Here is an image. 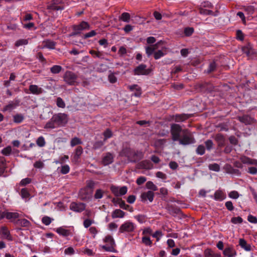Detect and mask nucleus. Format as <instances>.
I'll return each instance as SVG.
<instances>
[{"label":"nucleus","mask_w":257,"mask_h":257,"mask_svg":"<svg viewBox=\"0 0 257 257\" xmlns=\"http://www.w3.org/2000/svg\"><path fill=\"white\" fill-rule=\"evenodd\" d=\"M170 133L172 140L174 142H179L181 145L195 143L193 134L188 129H182L178 124H171Z\"/></svg>","instance_id":"obj_1"},{"label":"nucleus","mask_w":257,"mask_h":257,"mask_svg":"<svg viewBox=\"0 0 257 257\" xmlns=\"http://www.w3.org/2000/svg\"><path fill=\"white\" fill-rule=\"evenodd\" d=\"M68 116L65 113L54 114L50 120L45 124V128H54L65 126L68 121Z\"/></svg>","instance_id":"obj_2"},{"label":"nucleus","mask_w":257,"mask_h":257,"mask_svg":"<svg viewBox=\"0 0 257 257\" xmlns=\"http://www.w3.org/2000/svg\"><path fill=\"white\" fill-rule=\"evenodd\" d=\"M122 156L126 157L130 162H135L140 160L143 158L144 154L142 152H134L130 148L125 147L120 153Z\"/></svg>","instance_id":"obj_3"},{"label":"nucleus","mask_w":257,"mask_h":257,"mask_svg":"<svg viewBox=\"0 0 257 257\" xmlns=\"http://www.w3.org/2000/svg\"><path fill=\"white\" fill-rule=\"evenodd\" d=\"M241 163L238 161L234 162V166L238 168H242L243 167L242 163L247 165H252L257 166V160L254 159H251L245 156H241L239 158Z\"/></svg>","instance_id":"obj_4"},{"label":"nucleus","mask_w":257,"mask_h":257,"mask_svg":"<svg viewBox=\"0 0 257 257\" xmlns=\"http://www.w3.org/2000/svg\"><path fill=\"white\" fill-rule=\"evenodd\" d=\"M136 228V224L133 222L127 220L123 223L119 227L118 232L120 233H132Z\"/></svg>","instance_id":"obj_5"},{"label":"nucleus","mask_w":257,"mask_h":257,"mask_svg":"<svg viewBox=\"0 0 257 257\" xmlns=\"http://www.w3.org/2000/svg\"><path fill=\"white\" fill-rule=\"evenodd\" d=\"M77 78V75L70 71H66L63 75L64 81L69 85H75Z\"/></svg>","instance_id":"obj_6"},{"label":"nucleus","mask_w":257,"mask_h":257,"mask_svg":"<svg viewBox=\"0 0 257 257\" xmlns=\"http://www.w3.org/2000/svg\"><path fill=\"white\" fill-rule=\"evenodd\" d=\"M72 28L73 31L71 35L76 36L80 34L82 31L89 30L90 29V25L87 22L82 21L79 25H73Z\"/></svg>","instance_id":"obj_7"},{"label":"nucleus","mask_w":257,"mask_h":257,"mask_svg":"<svg viewBox=\"0 0 257 257\" xmlns=\"http://www.w3.org/2000/svg\"><path fill=\"white\" fill-rule=\"evenodd\" d=\"M105 245H102V248L107 251H112L115 245L114 240L110 235H106L103 239Z\"/></svg>","instance_id":"obj_8"},{"label":"nucleus","mask_w":257,"mask_h":257,"mask_svg":"<svg viewBox=\"0 0 257 257\" xmlns=\"http://www.w3.org/2000/svg\"><path fill=\"white\" fill-rule=\"evenodd\" d=\"M47 9L50 11H62L64 9V6L62 0H52L47 5Z\"/></svg>","instance_id":"obj_9"},{"label":"nucleus","mask_w":257,"mask_h":257,"mask_svg":"<svg viewBox=\"0 0 257 257\" xmlns=\"http://www.w3.org/2000/svg\"><path fill=\"white\" fill-rule=\"evenodd\" d=\"M110 191L115 196H122L127 193V188L126 186L119 188L117 186L112 185L110 187Z\"/></svg>","instance_id":"obj_10"},{"label":"nucleus","mask_w":257,"mask_h":257,"mask_svg":"<svg viewBox=\"0 0 257 257\" xmlns=\"http://www.w3.org/2000/svg\"><path fill=\"white\" fill-rule=\"evenodd\" d=\"M146 68L147 66L145 64H142L140 65L134 69V74L137 75H148L150 73L151 70L149 69H146Z\"/></svg>","instance_id":"obj_11"},{"label":"nucleus","mask_w":257,"mask_h":257,"mask_svg":"<svg viewBox=\"0 0 257 257\" xmlns=\"http://www.w3.org/2000/svg\"><path fill=\"white\" fill-rule=\"evenodd\" d=\"M223 254L226 257H235L237 252L232 245H228L223 250Z\"/></svg>","instance_id":"obj_12"},{"label":"nucleus","mask_w":257,"mask_h":257,"mask_svg":"<svg viewBox=\"0 0 257 257\" xmlns=\"http://www.w3.org/2000/svg\"><path fill=\"white\" fill-rule=\"evenodd\" d=\"M85 204L83 203L72 202L70 205V209L75 212H81L85 210Z\"/></svg>","instance_id":"obj_13"},{"label":"nucleus","mask_w":257,"mask_h":257,"mask_svg":"<svg viewBox=\"0 0 257 257\" xmlns=\"http://www.w3.org/2000/svg\"><path fill=\"white\" fill-rule=\"evenodd\" d=\"M0 235L2 237L7 239L9 241L13 240V237L10 234V232L6 226H2L0 229Z\"/></svg>","instance_id":"obj_14"},{"label":"nucleus","mask_w":257,"mask_h":257,"mask_svg":"<svg viewBox=\"0 0 257 257\" xmlns=\"http://www.w3.org/2000/svg\"><path fill=\"white\" fill-rule=\"evenodd\" d=\"M137 168L140 169L150 170L153 168V165L149 160H144L137 164Z\"/></svg>","instance_id":"obj_15"},{"label":"nucleus","mask_w":257,"mask_h":257,"mask_svg":"<svg viewBox=\"0 0 257 257\" xmlns=\"http://www.w3.org/2000/svg\"><path fill=\"white\" fill-rule=\"evenodd\" d=\"M242 51L246 54L248 57L255 54V51L252 48V45L247 42L246 45L242 47Z\"/></svg>","instance_id":"obj_16"},{"label":"nucleus","mask_w":257,"mask_h":257,"mask_svg":"<svg viewBox=\"0 0 257 257\" xmlns=\"http://www.w3.org/2000/svg\"><path fill=\"white\" fill-rule=\"evenodd\" d=\"M141 197L143 201H146L148 200L150 202H152L154 200V193L153 191H148L142 193Z\"/></svg>","instance_id":"obj_17"},{"label":"nucleus","mask_w":257,"mask_h":257,"mask_svg":"<svg viewBox=\"0 0 257 257\" xmlns=\"http://www.w3.org/2000/svg\"><path fill=\"white\" fill-rule=\"evenodd\" d=\"M192 116V114H177L173 116V119L176 122H182Z\"/></svg>","instance_id":"obj_18"},{"label":"nucleus","mask_w":257,"mask_h":257,"mask_svg":"<svg viewBox=\"0 0 257 257\" xmlns=\"http://www.w3.org/2000/svg\"><path fill=\"white\" fill-rule=\"evenodd\" d=\"M238 119L245 125L251 124L254 122V119L248 115L238 116Z\"/></svg>","instance_id":"obj_19"},{"label":"nucleus","mask_w":257,"mask_h":257,"mask_svg":"<svg viewBox=\"0 0 257 257\" xmlns=\"http://www.w3.org/2000/svg\"><path fill=\"white\" fill-rule=\"evenodd\" d=\"M55 231L64 237H67L72 235V232L70 229H66L64 227H60L55 229Z\"/></svg>","instance_id":"obj_20"},{"label":"nucleus","mask_w":257,"mask_h":257,"mask_svg":"<svg viewBox=\"0 0 257 257\" xmlns=\"http://www.w3.org/2000/svg\"><path fill=\"white\" fill-rule=\"evenodd\" d=\"M20 103L19 100H15L14 101H11L9 104L6 105L3 109V111L5 112L7 111H11L17 106L19 105Z\"/></svg>","instance_id":"obj_21"},{"label":"nucleus","mask_w":257,"mask_h":257,"mask_svg":"<svg viewBox=\"0 0 257 257\" xmlns=\"http://www.w3.org/2000/svg\"><path fill=\"white\" fill-rule=\"evenodd\" d=\"M113 161V156L110 153H107L103 157L102 163L106 166L111 164Z\"/></svg>","instance_id":"obj_22"},{"label":"nucleus","mask_w":257,"mask_h":257,"mask_svg":"<svg viewBox=\"0 0 257 257\" xmlns=\"http://www.w3.org/2000/svg\"><path fill=\"white\" fill-rule=\"evenodd\" d=\"M29 90L32 94L36 95L42 94L43 92V89L37 85H30L29 86Z\"/></svg>","instance_id":"obj_23"},{"label":"nucleus","mask_w":257,"mask_h":257,"mask_svg":"<svg viewBox=\"0 0 257 257\" xmlns=\"http://www.w3.org/2000/svg\"><path fill=\"white\" fill-rule=\"evenodd\" d=\"M225 194L221 190L216 191L214 194V198L217 201H222L225 199Z\"/></svg>","instance_id":"obj_24"},{"label":"nucleus","mask_w":257,"mask_h":257,"mask_svg":"<svg viewBox=\"0 0 257 257\" xmlns=\"http://www.w3.org/2000/svg\"><path fill=\"white\" fill-rule=\"evenodd\" d=\"M239 245L240 246L244 249L245 251H250L251 250V246L250 244L247 243V242L243 238H240L239 240Z\"/></svg>","instance_id":"obj_25"},{"label":"nucleus","mask_w":257,"mask_h":257,"mask_svg":"<svg viewBox=\"0 0 257 257\" xmlns=\"http://www.w3.org/2000/svg\"><path fill=\"white\" fill-rule=\"evenodd\" d=\"M125 215V213L119 209H115L111 214L112 218H123Z\"/></svg>","instance_id":"obj_26"},{"label":"nucleus","mask_w":257,"mask_h":257,"mask_svg":"<svg viewBox=\"0 0 257 257\" xmlns=\"http://www.w3.org/2000/svg\"><path fill=\"white\" fill-rule=\"evenodd\" d=\"M19 214L17 212H6V218L11 221H13L16 219L18 218Z\"/></svg>","instance_id":"obj_27"},{"label":"nucleus","mask_w":257,"mask_h":257,"mask_svg":"<svg viewBox=\"0 0 257 257\" xmlns=\"http://www.w3.org/2000/svg\"><path fill=\"white\" fill-rule=\"evenodd\" d=\"M204 254L205 257H221L220 253H215L209 248L205 250Z\"/></svg>","instance_id":"obj_28"},{"label":"nucleus","mask_w":257,"mask_h":257,"mask_svg":"<svg viewBox=\"0 0 257 257\" xmlns=\"http://www.w3.org/2000/svg\"><path fill=\"white\" fill-rule=\"evenodd\" d=\"M118 201H119L118 204H119V207L121 208L125 209V210H128L130 212H133V211H134L133 208L132 207L130 206V205L126 204L125 203V202L123 200H122L121 199H119L118 200Z\"/></svg>","instance_id":"obj_29"},{"label":"nucleus","mask_w":257,"mask_h":257,"mask_svg":"<svg viewBox=\"0 0 257 257\" xmlns=\"http://www.w3.org/2000/svg\"><path fill=\"white\" fill-rule=\"evenodd\" d=\"M44 48H47L51 49H54L56 45V43L51 40L44 41L43 42Z\"/></svg>","instance_id":"obj_30"},{"label":"nucleus","mask_w":257,"mask_h":257,"mask_svg":"<svg viewBox=\"0 0 257 257\" xmlns=\"http://www.w3.org/2000/svg\"><path fill=\"white\" fill-rule=\"evenodd\" d=\"M17 223L21 226L27 227H30L31 225V222L26 219H18Z\"/></svg>","instance_id":"obj_31"},{"label":"nucleus","mask_w":257,"mask_h":257,"mask_svg":"<svg viewBox=\"0 0 257 257\" xmlns=\"http://www.w3.org/2000/svg\"><path fill=\"white\" fill-rule=\"evenodd\" d=\"M142 242L146 246H151L153 242L151 239L150 237L143 236L142 238Z\"/></svg>","instance_id":"obj_32"},{"label":"nucleus","mask_w":257,"mask_h":257,"mask_svg":"<svg viewBox=\"0 0 257 257\" xmlns=\"http://www.w3.org/2000/svg\"><path fill=\"white\" fill-rule=\"evenodd\" d=\"M130 15L128 13H123L121 16L119 17V20L125 22H129L130 20Z\"/></svg>","instance_id":"obj_33"},{"label":"nucleus","mask_w":257,"mask_h":257,"mask_svg":"<svg viewBox=\"0 0 257 257\" xmlns=\"http://www.w3.org/2000/svg\"><path fill=\"white\" fill-rule=\"evenodd\" d=\"M152 234H153V230L149 227H146L143 230L142 235L143 236L150 237L151 235L152 236Z\"/></svg>","instance_id":"obj_34"},{"label":"nucleus","mask_w":257,"mask_h":257,"mask_svg":"<svg viewBox=\"0 0 257 257\" xmlns=\"http://www.w3.org/2000/svg\"><path fill=\"white\" fill-rule=\"evenodd\" d=\"M54 219L48 216H45L42 218V222L45 225H50Z\"/></svg>","instance_id":"obj_35"},{"label":"nucleus","mask_w":257,"mask_h":257,"mask_svg":"<svg viewBox=\"0 0 257 257\" xmlns=\"http://www.w3.org/2000/svg\"><path fill=\"white\" fill-rule=\"evenodd\" d=\"M216 128H218L219 131H228V125L225 123H220L215 126Z\"/></svg>","instance_id":"obj_36"},{"label":"nucleus","mask_w":257,"mask_h":257,"mask_svg":"<svg viewBox=\"0 0 257 257\" xmlns=\"http://www.w3.org/2000/svg\"><path fill=\"white\" fill-rule=\"evenodd\" d=\"M146 186L148 189H150L154 191L158 190V187L152 181L147 182L146 184Z\"/></svg>","instance_id":"obj_37"},{"label":"nucleus","mask_w":257,"mask_h":257,"mask_svg":"<svg viewBox=\"0 0 257 257\" xmlns=\"http://www.w3.org/2000/svg\"><path fill=\"white\" fill-rule=\"evenodd\" d=\"M62 69L61 66L59 65H54L50 68V71L53 74L59 73Z\"/></svg>","instance_id":"obj_38"},{"label":"nucleus","mask_w":257,"mask_h":257,"mask_svg":"<svg viewBox=\"0 0 257 257\" xmlns=\"http://www.w3.org/2000/svg\"><path fill=\"white\" fill-rule=\"evenodd\" d=\"M21 196L23 199H27L29 198L30 194L27 188H23L21 191Z\"/></svg>","instance_id":"obj_39"},{"label":"nucleus","mask_w":257,"mask_h":257,"mask_svg":"<svg viewBox=\"0 0 257 257\" xmlns=\"http://www.w3.org/2000/svg\"><path fill=\"white\" fill-rule=\"evenodd\" d=\"M255 9L253 6H249L244 8V11L247 13V14L252 16L255 12Z\"/></svg>","instance_id":"obj_40"},{"label":"nucleus","mask_w":257,"mask_h":257,"mask_svg":"<svg viewBox=\"0 0 257 257\" xmlns=\"http://www.w3.org/2000/svg\"><path fill=\"white\" fill-rule=\"evenodd\" d=\"M89 53L91 54L93 57H97L99 58H101L103 56V53L100 51H96L93 50H91L89 51Z\"/></svg>","instance_id":"obj_41"},{"label":"nucleus","mask_w":257,"mask_h":257,"mask_svg":"<svg viewBox=\"0 0 257 257\" xmlns=\"http://www.w3.org/2000/svg\"><path fill=\"white\" fill-rule=\"evenodd\" d=\"M28 44V41L27 39H20L17 40L15 44L16 47H19L22 45H27Z\"/></svg>","instance_id":"obj_42"},{"label":"nucleus","mask_w":257,"mask_h":257,"mask_svg":"<svg viewBox=\"0 0 257 257\" xmlns=\"http://www.w3.org/2000/svg\"><path fill=\"white\" fill-rule=\"evenodd\" d=\"M24 117L21 114H17L14 116V122L15 123H21Z\"/></svg>","instance_id":"obj_43"},{"label":"nucleus","mask_w":257,"mask_h":257,"mask_svg":"<svg viewBox=\"0 0 257 257\" xmlns=\"http://www.w3.org/2000/svg\"><path fill=\"white\" fill-rule=\"evenodd\" d=\"M208 168L209 170L215 172H219L220 170V166L218 164L216 163L209 164Z\"/></svg>","instance_id":"obj_44"},{"label":"nucleus","mask_w":257,"mask_h":257,"mask_svg":"<svg viewBox=\"0 0 257 257\" xmlns=\"http://www.w3.org/2000/svg\"><path fill=\"white\" fill-rule=\"evenodd\" d=\"M134 217L140 223H143L146 220V217L144 215H138L135 216Z\"/></svg>","instance_id":"obj_45"},{"label":"nucleus","mask_w":257,"mask_h":257,"mask_svg":"<svg viewBox=\"0 0 257 257\" xmlns=\"http://www.w3.org/2000/svg\"><path fill=\"white\" fill-rule=\"evenodd\" d=\"M216 66L217 65L214 61H213L212 62L210 63V64L209 65L208 69L207 70V73H210L216 70Z\"/></svg>","instance_id":"obj_46"},{"label":"nucleus","mask_w":257,"mask_h":257,"mask_svg":"<svg viewBox=\"0 0 257 257\" xmlns=\"http://www.w3.org/2000/svg\"><path fill=\"white\" fill-rule=\"evenodd\" d=\"M56 104L58 107L64 108L65 107V103L61 97L57 98Z\"/></svg>","instance_id":"obj_47"},{"label":"nucleus","mask_w":257,"mask_h":257,"mask_svg":"<svg viewBox=\"0 0 257 257\" xmlns=\"http://www.w3.org/2000/svg\"><path fill=\"white\" fill-rule=\"evenodd\" d=\"M215 140L218 144H222L224 142L225 139L222 135L218 134L215 136Z\"/></svg>","instance_id":"obj_48"},{"label":"nucleus","mask_w":257,"mask_h":257,"mask_svg":"<svg viewBox=\"0 0 257 257\" xmlns=\"http://www.w3.org/2000/svg\"><path fill=\"white\" fill-rule=\"evenodd\" d=\"M165 53H163L162 50H158L154 53V57L155 59L157 60L160 59L161 57L164 56Z\"/></svg>","instance_id":"obj_49"},{"label":"nucleus","mask_w":257,"mask_h":257,"mask_svg":"<svg viewBox=\"0 0 257 257\" xmlns=\"http://www.w3.org/2000/svg\"><path fill=\"white\" fill-rule=\"evenodd\" d=\"M228 196L230 198L236 199L239 197V194L236 191H232L228 193Z\"/></svg>","instance_id":"obj_50"},{"label":"nucleus","mask_w":257,"mask_h":257,"mask_svg":"<svg viewBox=\"0 0 257 257\" xmlns=\"http://www.w3.org/2000/svg\"><path fill=\"white\" fill-rule=\"evenodd\" d=\"M69 159V157L67 155H64L63 156H61L59 158V160L58 161H55V162L56 164H62L66 162V161L68 160Z\"/></svg>","instance_id":"obj_51"},{"label":"nucleus","mask_w":257,"mask_h":257,"mask_svg":"<svg viewBox=\"0 0 257 257\" xmlns=\"http://www.w3.org/2000/svg\"><path fill=\"white\" fill-rule=\"evenodd\" d=\"M194 29L192 27H187L184 29V34L186 36L189 37L192 35Z\"/></svg>","instance_id":"obj_52"},{"label":"nucleus","mask_w":257,"mask_h":257,"mask_svg":"<svg viewBox=\"0 0 257 257\" xmlns=\"http://www.w3.org/2000/svg\"><path fill=\"white\" fill-rule=\"evenodd\" d=\"M104 192L101 189L96 190L94 194V198L95 199H100L103 197Z\"/></svg>","instance_id":"obj_53"},{"label":"nucleus","mask_w":257,"mask_h":257,"mask_svg":"<svg viewBox=\"0 0 257 257\" xmlns=\"http://www.w3.org/2000/svg\"><path fill=\"white\" fill-rule=\"evenodd\" d=\"M103 135L104 137V140H106L108 138H110L112 135V132L109 128L106 129L103 133Z\"/></svg>","instance_id":"obj_54"},{"label":"nucleus","mask_w":257,"mask_h":257,"mask_svg":"<svg viewBox=\"0 0 257 257\" xmlns=\"http://www.w3.org/2000/svg\"><path fill=\"white\" fill-rule=\"evenodd\" d=\"M243 221V220L241 217H234L231 219V222L234 224L241 223Z\"/></svg>","instance_id":"obj_55"},{"label":"nucleus","mask_w":257,"mask_h":257,"mask_svg":"<svg viewBox=\"0 0 257 257\" xmlns=\"http://www.w3.org/2000/svg\"><path fill=\"white\" fill-rule=\"evenodd\" d=\"M108 79L111 83H114L117 81V78L114 76V73H111L108 76Z\"/></svg>","instance_id":"obj_56"},{"label":"nucleus","mask_w":257,"mask_h":257,"mask_svg":"<svg viewBox=\"0 0 257 257\" xmlns=\"http://www.w3.org/2000/svg\"><path fill=\"white\" fill-rule=\"evenodd\" d=\"M11 152H12L11 147V146H8L7 147L4 148L2 150V153L4 155L9 156L10 155Z\"/></svg>","instance_id":"obj_57"},{"label":"nucleus","mask_w":257,"mask_h":257,"mask_svg":"<svg viewBox=\"0 0 257 257\" xmlns=\"http://www.w3.org/2000/svg\"><path fill=\"white\" fill-rule=\"evenodd\" d=\"M200 13L203 15H214V12L212 11L204 9H200Z\"/></svg>","instance_id":"obj_58"},{"label":"nucleus","mask_w":257,"mask_h":257,"mask_svg":"<svg viewBox=\"0 0 257 257\" xmlns=\"http://www.w3.org/2000/svg\"><path fill=\"white\" fill-rule=\"evenodd\" d=\"M162 236V232L160 230H157L154 233L153 232L152 236L157 239L158 241L160 240V237Z\"/></svg>","instance_id":"obj_59"},{"label":"nucleus","mask_w":257,"mask_h":257,"mask_svg":"<svg viewBox=\"0 0 257 257\" xmlns=\"http://www.w3.org/2000/svg\"><path fill=\"white\" fill-rule=\"evenodd\" d=\"M70 168L68 165H65L61 167V173L63 174H66L69 173Z\"/></svg>","instance_id":"obj_60"},{"label":"nucleus","mask_w":257,"mask_h":257,"mask_svg":"<svg viewBox=\"0 0 257 257\" xmlns=\"http://www.w3.org/2000/svg\"><path fill=\"white\" fill-rule=\"evenodd\" d=\"M64 253L66 254L72 255L74 254L75 251L74 248L70 246L65 249Z\"/></svg>","instance_id":"obj_61"},{"label":"nucleus","mask_w":257,"mask_h":257,"mask_svg":"<svg viewBox=\"0 0 257 257\" xmlns=\"http://www.w3.org/2000/svg\"><path fill=\"white\" fill-rule=\"evenodd\" d=\"M93 223L94 221L93 220L86 219L83 221V225L85 228H88Z\"/></svg>","instance_id":"obj_62"},{"label":"nucleus","mask_w":257,"mask_h":257,"mask_svg":"<svg viewBox=\"0 0 257 257\" xmlns=\"http://www.w3.org/2000/svg\"><path fill=\"white\" fill-rule=\"evenodd\" d=\"M31 179L29 178L23 179L20 182V185L26 186V185L30 184L31 182Z\"/></svg>","instance_id":"obj_63"},{"label":"nucleus","mask_w":257,"mask_h":257,"mask_svg":"<svg viewBox=\"0 0 257 257\" xmlns=\"http://www.w3.org/2000/svg\"><path fill=\"white\" fill-rule=\"evenodd\" d=\"M225 206L229 211H232L234 209V207L231 201H228L225 202Z\"/></svg>","instance_id":"obj_64"}]
</instances>
